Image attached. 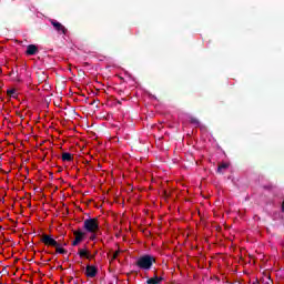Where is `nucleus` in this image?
Returning <instances> with one entry per match:
<instances>
[{
    "label": "nucleus",
    "instance_id": "7",
    "mask_svg": "<svg viewBox=\"0 0 284 284\" xmlns=\"http://www.w3.org/2000/svg\"><path fill=\"white\" fill-rule=\"evenodd\" d=\"M39 52V48L34 44H29L27 47V51L26 54H28L29 57H34V54H37Z\"/></svg>",
    "mask_w": 284,
    "mask_h": 284
},
{
    "label": "nucleus",
    "instance_id": "10",
    "mask_svg": "<svg viewBox=\"0 0 284 284\" xmlns=\"http://www.w3.org/2000/svg\"><path fill=\"white\" fill-rule=\"evenodd\" d=\"M227 168H230L229 163H222L217 166V174H223L224 170H227Z\"/></svg>",
    "mask_w": 284,
    "mask_h": 284
},
{
    "label": "nucleus",
    "instance_id": "6",
    "mask_svg": "<svg viewBox=\"0 0 284 284\" xmlns=\"http://www.w3.org/2000/svg\"><path fill=\"white\" fill-rule=\"evenodd\" d=\"M85 276L88 278H94V276H97V266H94V265H87V267H85Z\"/></svg>",
    "mask_w": 284,
    "mask_h": 284
},
{
    "label": "nucleus",
    "instance_id": "3",
    "mask_svg": "<svg viewBox=\"0 0 284 284\" xmlns=\"http://www.w3.org/2000/svg\"><path fill=\"white\" fill-rule=\"evenodd\" d=\"M41 243H43L48 247H61V243L57 242V240H54L52 235L48 234L42 235Z\"/></svg>",
    "mask_w": 284,
    "mask_h": 284
},
{
    "label": "nucleus",
    "instance_id": "14",
    "mask_svg": "<svg viewBox=\"0 0 284 284\" xmlns=\"http://www.w3.org/2000/svg\"><path fill=\"white\" fill-rule=\"evenodd\" d=\"M57 254H68V251L61 246H55Z\"/></svg>",
    "mask_w": 284,
    "mask_h": 284
},
{
    "label": "nucleus",
    "instance_id": "5",
    "mask_svg": "<svg viewBox=\"0 0 284 284\" xmlns=\"http://www.w3.org/2000/svg\"><path fill=\"white\" fill-rule=\"evenodd\" d=\"M75 239L72 242V246L77 247V245H79V243H81V241H83L85 239V233L81 230L74 231L73 232Z\"/></svg>",
    "mask_w": 284,
    "mask_h": 284
},
{
    "label": "nucleus",
    "instance_id": "13",
    "mask_svg": "<svg viewBox=\"0 0 284 284\" xmlns=\"http://www.w3.org/2000/svg\"><path fill=\"white\" fill-rule=\"evenodd\" d=\"M190 123H192V125H195V128H199V125H201V121H199V119L194 116L190 118Z\"/></svg>",
    "mask_w": 284,
    "mask_h": 284
},
{
    "label": "nucleus",
    "instance_id": "15",
    "mask_svg": "<svg viewBox=\"0 0 284 284\" xmlns=\"http://www.w3.org/2000/svg\"><path fill=\"white\" fill-rule=\"evenodd\" d=\"M121 254V251H115L112 256V261H116L119 258V255Z\"/></svg>",
    "mask_w": 284,
    "mask_h": 284
},
{
    "label": "nucleus",
    "instance_id": "12",
    "mask_svg": "<svg viewBox=\"0 0 284 284\" xmlns=\"http://www.w3.org/2000/svg\"><path fill=\"white\" fill-rule=\"evenodd\" d=\"M8 97H11L12 99H17V89H9L7 90Z\"/></svg>",
    "mask_w": 284,
    "mask_h": 284
},
{
    "label": "nucleus",
    "instance_id": "2",
    "mask_svg": "<svg viewBox=\"0 0 284 284\" xmlns=\"http://www.w3.org/2000/svg\"><path fill=\"white\" fill-rule=\"evenodd\" d=\"M83 227L85 232H89L90 234H95L99 231V219L90 217L84 220Z\"/></svg>",
    "mask_w": 284,
    "mask_h": 284
},
{
    "label": "nucleus",
    "instance_id": "9",
    "mask_svg": "<svg viewBox=\"0 0 284 284\" xmlns=\"http://www.w3.org/2000/svg\"><path fill=\"white\" fill-rule=\"evenodd\" d=\"M78 254L81 258H92L85 248H80Z\"/></svg>",
    "mask_w": 284,
    "mask_h": 284
},
{
    "label": "nucleus",
    "instance_id": "1",
    "mask_svg": "<svg viewBox=\"0 0 284 284\" xmlns=\"http://www.w3.org/2000/svg\"><path fill=\"white\" fill-rule=\"evenodd\" d=\"M154 263H156V257H154L150 254H145L138 258V261L135 262V265L140 270H144V272H150V270H152V266L154 265Z\"/></svg>",
    "mask_w": 284,
    "mask_h": 284
},
{
    "label": "nucleus",
    "instance_id": "11",
    "mask_svg": "<svg viewBox=\"0 0 284 284\" xmlns=\"http://www.w3.org/2000/svg\"><path fill=\"white\" fill-rule=\"evenodd\" d=\"M73 159L74 158L70 153L68 152L62 153V161L70 162V161H73Z\"/></svg>",
    "mask_w": 284,
    "mask_h": 284
},
{
    "label": "nucleus",
    "instance_id": "16",
    "mask_svg": "<svg viewBox=\"0 0 284 284\" xmlns=\"http://www.w3.org/2000/svg\"><path fill=\"white\" fill-rule=\"evenodd\" d=\"M94 239H97V235H91L90 236V241H94Z\"/></svg>",
    "mask_w": 284,
    "mask_h": 284
},
{
    "label": "nucleus",
    "instance_id": "4",
    "mask_svg": "<svg viewBox=\"0 0 284 284\" xmlns=\"http://www.w3.org/2000/svg\"><path fill=\"white\" fill-rule=\"evenodd\" d=\"M51 26H53L54 30H57V32H60L61 34H67L68 29L59 21L52 19L50 20Z\"/></svg>",
    "mask_w": 284,
    "mask_h": 284
},
{
    "label": "nucleus",
    "instance_id": "8",
    "mask_svg": "<svg viewBox=\"0 0 284 284\" xmlns=\"http://www.w3.org/2000/svg\"><path fill=\"white\" fill-rule=\"evenodd\" d=\"M162 281H164L163 276H158L156 274H154L153 277L146 281V284H160L162 283Z\"/></svg>",
    "mask_w": 284,
    "mask_h": 284
}]
</instances>
